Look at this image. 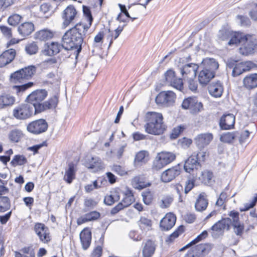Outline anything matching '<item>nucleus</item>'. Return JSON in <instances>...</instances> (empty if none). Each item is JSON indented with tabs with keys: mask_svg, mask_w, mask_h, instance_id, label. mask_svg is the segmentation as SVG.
<instances>
[{
	"mask_svg": "<svg viewBox=\"0 0 257 257\" xmlns=\"http://www.w3.org/2000/svg\"><path fill=\"white\" fill-rule=\"evenodd\" d=\"M87 27L83 23H78L74 27L67 31L62 37L63 46L65 50H75L77 55L81 52L82 44L85 37Z\"/></svg>",
	"mask_w": 257,
	"mask_h": 257,
	"instance_id": "f257e3e1",
	"label": "nucleus"
},
{
	"mask_svg": "<svg viewBox=\"0 0 257 257\" xmlns=\"http://www.w3.org/2000/svg\"><path fill=\"white\" fill-rule=\"evenodd\" d=\"M145 131L149 134L160 135L166 130V126L163 121V115L161 113L148 112L145 116Z\"/></svg>",
	"mask_w": 257,
	"mask_h": 257,
	"instance_id": "f03ea898",
	"label": "nucleus"
},
{
	"mask_svg": "<svg viewBox=\"0 0 257 257\" xmlns=\"http://www.w3.org/2000/svg\"><path fill=\"white\" fill-rule=\"evenodd\" d=\"M219 64L213 58L203 59L200 64L199 70L198 81L202 85H206L215 77L216 71Z\"/></svg>",
	"mask_w": 257,
	"mask_h": 257,
	"instance_id": "7ed1b4c3",
	"label": "nucleus"
},
{
	"mask_svg": "<svg viewBox=\"0 0 257 257\" xmlns=\"http://www.w3.org/2000/svg\"><path fill=\"white\" fill-rule=\"evenodd\" d=\"M35 104L30 103H21L13 110V115L19 120H25L35 114Z\"/></svg>",
	"mask_w": 257,
	"mask_h": 257,
	"instance_id": "20e7f679",
	"label": "nucleus"
},
{
	"mask_svg": "<svg viewBox=\"0 0 257 257\" xmlns=\"http://www.w3.org/2000/svg\"><path fill=\"white\" fill-rule=\"evenodd\" d=\"M206 152L203 151L194 152L185 161L184 168L186 172L191 174L200 166V162L205 160Z\"/></svg>",
	"mask_w": 257,
	"mask_h": 257,
	"instance_id": "39448f33",
	"label": "nucleus"
},
{
	"mask_svg": "<svg viewBox=\"0 0 257 257\" xmlns=\"http://www.w3.org/2000/svg\"><path fill=\"white\" fill-rule=\"evenodd\" d=\"M176 158L175 155L171 152H162L158 153L154 161L153 168L159 170L173 162Z\"/></svg>",
	"mask_w": 257,
	"mask_h": 257,
	"instance_id": "423d86ee",
	"label": "nucleus"
},
{
	"mask_svg": "<svg viewBox=\"0 0 257 257\" xmlns=\"http://www.w3.org/2000/svg\"><path fill=\"white\" fill-rule=\"evenodd\" d=\"M246 41L242 42L239 49L240 53L243 55H248L257 50V38L255 36L246 35Z\"/></svg>",
	"mask_w": 257,
	"mask_h": 257,
	"instance_id": "0eeeda50",
	"label": "nucleus"
},
{
	"mask_svg": "<svg viewBox=\"0 0 257 257\" xmlns=\"http://www.w3.org/2000/svg\"><path fill=\"white\" fill-rule=\"evenodd\" d=\"M176 97L175 93L172 91H163L157 95L155 100L158 104L169 107L174 104Z\"/></svg>",
	"mask_w": 257,
	"mask_h": 257,
	"instance_id": "6e6552de",
	"label": "nucleus"
},
{
	"mask_svg": "<svg viewBox=\"0 0 257 257\" xmlns=\"http://www.w3.org/2000/svg\"><path fill=\"white\" fill-rule=\"evenodd\" d=\"M48 124L44 119H39L30 122L27 126V131L34 135H40L47 131Z\"/></svg>",
	"mask_w": 257,
	"mask_h": 257,
	"instance_id": "1a4fd4ad",
	"label": "nucleus"
},
{
	"mask_svg": "<svg viewBox=\"0 0 257 257\" xmlns=\"http://www.w3.org/2000/svg\"><path fill=\"white\" fill-rule=\"evenodd\" d=\"M58 103V96L54 95L47 101L42 103H35V114L40 113L49 109H54Z\"/></svg>",
	"mask_w": 257,
	"mask_h": 257,
	"instance_id": "9d476101",
	"label": "nucleus"
},
{
	"mask_svg": "<svg viewBox=\"0 0 257 257\" xmlns=\"http://www.w3.org/2000/svg\"><path fill=\"white\" fill-rule=\"evenodd\" d=\"M182 107L185 109H189L192 113H197L203 108L201 102H198L195 97H188L185 99L182 103Z\"/></svg>",
	"mask_w": 257,
	"mask_h": 257,
	"instance_id": "9b49d317",
	"label": "nucleus"
},
{
	"mask_svg": "<svg viewBox=\"0 0 257 257\" xmlns=\"http://www.w3.org/2000/svg\"><path fill=\"white\" fill-rule=\"evenodd\" d=\"M165 77L167 84L180 91L183 88V83L182 79L177 78L175 76V71L173 70H168L165 74Z\"/></svg>",
	"mask_w": 257,
	"mask_h": 257,
	"instance_id": "f8f14e48",
	"label": "nucleus"
},
{
	"mask_svg": "<svg viewBox=\"0 0 257 257\" xmlns=\"http://www.w3.org/2000/svg\"><path fill=\"white\" fill-rule=\"evenodd\" d=\"M181 173L180 167L178 166H174L164 171L161 176V180L165 183H168L174 180L179 176Z\"/></svg>",
	"mask_w": 257,
	"mask_h": 257,
	"instance_id": "ddd939ff",
	"label": "nucleus"
},
{
	"mask_svg": "<svg viewBox=\"0 0 257 257\" xmlns=\"http://www.w3.org/2000/svg\"><path fill=\"white\" fill-rule=\"evenodd\" d=\"M77 13L75 8L72 5L68 6L64 10L62 16L63 20V25L64 27L68 26L72 23L76 17Z\"/></svg>",
	"mask_w": 257,
	"mask_h": 257,
	"instance_id": "4468645a",
	"label": "nucleus"
},
{
	"mask_svg": "<svg viewBox=\"0 0 257 257\" xmlns=\"http://www.w3.org/2000/svg\"><path fill=\"white\" fill-rule=\"evenodd\" d=\"M231 224V219L227 217L219 220L211 227V229L217 234H222L225 229L228 230L230 229Z\"/></svg>",
	"mask_w": 257,
	"mask_h": 257,
	"instance_id": "2eb2a0df",
	"label": "nucleus"
},
{
	"mask_svg": "<svg viewBox=\"0 0 257 257\" xmlns=\"http://www.w3.org/2000/svg\"><path fill=\"white\" fill-rule=\"evenodd\" d=\"M212 249L210 243H201L193 247L191 249L192 257H203L208 254Z\"/></svg>",
	"mask_w": 257,
	"mask_h": 257,
	"instance_id": "dca6fc26",
	"label": "nucleus"
},
{
	"mask_svg": "<svg viewBox=\"0 0 257 257\" xmlns=\"http://www.w3.org/2000/svg\"><path fill=\"white\" fill-rule=\"evenodd\" d=\"M199 67L195 63H188L180 68V72L184 79L194 78Z\"/></svg>",
	"mask_w": 257,
	"mask_h": 257,
	"instance_id": "f3484780",
	"label": "nucleus"
},
{
	"mask_svg": "<svg viewBox=\"0 0 257 257\" xmlns=\"http://www.w3.org/2000/svg\"><path fill=\"white\" fill-rule=\"evenodd\" d=\"M231 218V224L233 227L234 232L236 235L241 236L244 230L243 224L239 221V213L237 211H231L229 213Z\"/></svg>",
	"mask_w": 257,
	"mask_h": 257,
	"instance_id": "a211bd4d",
	"label": "nucleus"
},
{
	"mask_svg": "<svg viewBox=\"0 0 257 257\" xmlns=\"http://www.w3.org/2000/svg\"><path fill=\"white\" fill-rule=\"evenodd\" d=\"M213 139V136L211 133H202L197 135L194 139V142L197 147L202 149L208 146Z\"/></svg>",
	"mask_w": 257,
	"mask_h": 257,
	"instance_id": "6ab92c4d",
	"label": "nucleus"
},
{
	"mask_svg": "<svg viewBox=\"0 0 257 257\" xmlns=\"http://www.w3.org/2000/svg\"><path fill=\"white\" fill-rule=\"evenodd\" d=\"M34 230L42 242L46 243L50 240L48 228L44 224L36 223L34 226Z\"/></svg>",
	"mask_w": 257,
	"mask_h": 257,
	"instance_id": "aec40b11",
	"label": "nucleus"
},
{
	"mask_svg": "<svg viewBox=\"0 0 257 257\" xmlns=\"http://www.w3.org/2000/svg\"><path fill=\"white\" fill-rule=\"evenodd\" d=\"M254 65L255 64L251 61L237 63L232 70V76L233 77L238 76L244 72L249 71Z\"/></svg>",
	"mask_w": 257,
	"mask_h": 257,
	"instance_id": "412c9836",
	"label": "nucleus"
},
{
	"mask_svg": "<svg viewBox=\"0 0 257 257\" xmlns=\"http://www.w3.org/2000/svg\"><path fill=\"white\" fill-rule=\"evenodd\" d=\"M48 95V92L45 89H37L30 94L27 99L30 103H41Z\"/></svg>",
	"mask_w": 257,
	"mask_h": 257,
	"instance_id": "4be33fe9",
	"label": "nucleus"
},
{
	"mask_svg": "<svg viewBox=\"0 0 257 257\" xmlns=\"http://www.w3.org/2000/svg\"><path fill=\"white\" fill-rule=\"evenodd\" d=\"M176 221V216L172 213H168L161 220L160 227L162 230H169L174 226Z\"/></svg>",
	"mask_w": 257,
	"mask_h": 257,
	"instance_id": "5701e85b",
	"label": "nucleus"
},
{
	"mask_svg": "<svg viewBox=\"0 0 257 257\" xmlns=\"http://www.w3.org/2000/svg\"><path fill=\"white\" fill-rule=\"evenodd\" d=\"M235 119V116L233 114H224L220 119V128L225 130L232 128L234 125Z\"/></svg>",
	"mask_w": 257,
	"mask_h": 257,
	"instance_id": "b1692460",
	"label": "nucleus"
},
{
	"mask_svg": "<svg viewBox=\"0 0 257 257\" xmlns=\"http://www.w3.org/2000/svg\"><path fill=\"white\" fill-rule=\"evenodd\" d=\"M63 48V43L60 44L58 42L47 43L45 45L44 53L45 55L51 56L58 54Z\"/></svg>",
	"mask_w": 257,
	"mask_h": 257,
	"instance_id": "393cba45",
	"label": "nucleus"
},
{
	"mask_svg": "<svg viewBox=\"0 0 257 257\" xmlns=\"http://www.w3.org/2000/svg\"><path fill=\"white\" fill-rule=\"evenodd\" d=\"M15 49H10L4 52L0 55V68H2L10 63L16 56Z\"/></svg>",
	"mask_w": 257,
	"mask_h": 257,
	"instance_id": "a878e982",
	"label": "nucleus"
},
{
	"mask_svg": "<svg viewBox=\"0 0 257 257\" xmlns=\"http://www.w3.org/2000/svg\"><path fill=\"white\" fill-rule=\"evenodd\" d=\"M157 245L154 241L149 239L143 243L142 254L143 257H152L154 254Z\"/></svg>",
	"mask_w": 257,
	"mask_h": 257,
	"instance_id": "bb28decb",
	"label": "nucleus"
},
{
	"mask_svg": "<svg viewBox=\"0 0 257 257\" xmlns=\"http://www.w3.org/2000/svg\"><path fill=\"white\" fill-rule=\"evenodd\" d=\"M208 89L209 93L215 98L221 97L223 92V85L219 81L211 83L208 86Z\"/></svg>",
	"mask_w": 257,
	"mask_h": 257,
	"instance_id": "cd10ccee",
	"label": "nucleus"
},
{
	"mask_svg": "<svg viewBox=\"0 0 257 257\" xmlns=\"http://www.w3.org/2000/svg\"><path fill=\"white\" fill-rule=\"evenodd\" d=\"M15 101L16 98L13 95L7 93L2 94L0 95V109L12 106Z\"/></svg>",
	"mask_w": 257,
	"mask_h": 257,
	"instance_id": "c85d7f7f",
	"label": "nucleus"
},
{
	"mask_svg": "<svg viewBox=\"0 0 257 257\" xmlns=\"http://www.w3.org/2000/svg\"><path fill=\"white\" fill-rule=\"evenodd\" d=\"M80 238L82 248L86 250L89 247L91 241V232L88 228H84L80 233Z\"/></svg>",
	"mask_w": 257,
	"mask_h": 257,
	"instance_id": "c756f323",
	"label": "nucleus"
},
{
	"mask_svg": "<svg viewBox=\"0 0 257 257\" xmlns=\"http://www.w3.org/2000/svg\"><path fill=\"white\" fill-rule=\"evenodd\" d=\"M208 204L207 196L205 193H201L198 197L195 204V209L197 211L202 212L205 210Z\"/></svg>",
	"mask_w": 257,
	"mask_h": 257,
	"instance_id": "7c9ffc66",
	"label": "nucleus"
},
{
	"mask_svg": "<svg viewBox=\"0 0 257 257\" xmlns=\"http://www.w3.org/2000/svg\"><path fill=\"white\" fill-rule=\"evenodd\" d=\"M34 30V26L32 23L25 22L18 28L19 34L23 37H26L30 35Z\"/></svg>",
	"mask_w": 257,
	"mask_h": 257,
	"instance_id": "2f4dec72",
	"label": "nucleus"
},
{
	"mask_svg": "<svg viewBox=\"0 0 257 257\" xmlns=\"http://www.w3.org/2000/svg\"><path fill=\"white\" fill-rule=\"evenodd\" d=\"M86 166L92 169L94 172H98L104 168L101 159L98 157H92L91 160L86 163Z\"/></svg>",
	"mask_w": 257,
	"mask_h": 257,
	"instance_id": "473e14b6",
	"label": "nucleus"
},
{
	"mask_svg": "<svg viewBox=\"0 0 257 257\" xmlns=\"http://www.w3.org/2000/svg\"><path fill=\"white\" fill-rule=\"evenodd\" d=\"M76 172V166L73 163H70L68 164V169H66L63 179L68 184L72 183V181L75 178V173Z\"/></svg>",
	"mask_w": 257,
	"mask_h": 257,
	"instance_id": "72a5a7b5",
	"label": "nucleus"
},
{
	"mask_svg": "<svg viewBox=\"0 0 257 257\" xmlns=\"http://www.w3.org/2000/svg\"><path fill=\"white\" fill-rule=\"evenodd\" d=\"M244 86L248 89L257 87V74L253 73L246 76L243 80Z\"/></svg>",
	"mask_w": 257,
	"mask_h": 257,
	"instance_id": "f704fd0d",
	"label": "nucleus"
},
{
	"mask_svg": "<svg viewBox=\"0 0 257 257\" xmlns=\"http://www.w3.org/2000/svg\"><path fill=\"white\" fill-rule=\"evenodd\" d=\"M54 36V33L52 31L48 29L42 30L36 33L37 39L41 41H47Z\"/></svg>",
	"mask_w": 257,
	"mask_h": 257,
	"instance_id": "c9c22d12",
	"label": "nucleus"
},
{
	"mask_svg": "<svg viewBox=\"0 0 257 257\" xmlns=\"http://www.w3.org/2000/svg\"><path fill=\"white\" fill-rule=\"evenodd\" d=\"M199 179L205 185H211L214 182L212 173L208 170L203 171Z\"/></svg>",
	"mask_w": 257,
	"mask_h": 257,
	"instance_id": "e433bc0d",
	"label": "nucleus"
},
{
	"mask_svg": "<svg viewBox=\"0 0 257 257\" xmlns=\"http://www.w3.org/2000/svg\"><path fill=\"white\" fill-rule=\"evenodd\" d=\"M138 223L140 229L143 231H149L152 229V220L145 217H141Z\"/></svg>",
	"mask_w": 257,
	"mask_h": 257,
	"instance_id": "4c0bfd02",
	"label": "nucleus"
},
{
	"mask_svg": "<svg viewBox=\"0 0 257 257\" xmlns=\"http://www.w3.org/2000/svg\"><path fill=\"white\" fill-rule=\"evenodd\" d=\"M119 198L118 193L116 191H112L110 192V194L105 196L104 202L107 205H111L115 202L119 200Z\"/></svg>",
	"mask_w": 257,
	"mask_h": 257,
	"instance_id": "58836bf2",
	"label": "nucleus"
},
{
	"mask_svg": "<svg viewBox=\"0 0 257 257\" xmlns=\"http://www.w3.org/2000/svg\"><path fill=\"white\" fill-rule=\"evenodd\" d=\"M23 74V77L25 80L30 79L35 74L36 72V67L34 66H29L21 69Z\"/></svg>",
	"mask_w": 257,
	"mask_h": 257,
	"instance_id": "ea45409f",
	"label": "nucleus"
},
{
	"mask_svg": "<svg viewBox=\"0 0 257 257\" xmlns=\"http://www.w3.org/2000/svg\"><path fill=\"white\" fill-rule=\"evenodd\" d=\"M245 35H243L240 34H233L230 38V39L228 42L229 45H236L237 44H242L243 41H246V39L245 37Z\"/></svg>",
	"mask_w": 257,
	"mask_h": 257,
	"instance_id": "a19ab883",
	"label": "nucleus"
},
{
	"mask_svg": "<svg viewBox=\"0 0 257 257\" xmlns=\"http://www.w3.org/2000/svg\"><path fill=\"white\" fill-rule=\"evenodd\" d=\"M104 32L103 31L99 32L94 37L93 43V47L94 49H101L102 44L104 38Z\"/></svg>",
	"mask_w": 257,
	"mask_h": 257,
	"instance_id": "79ce46f5",
	"label": "nucleus"
},
{
	"mask_svg": "<svg viewBox=\"0 0 257 257\" xmlns=\"http://www.w3.org/2000/svg\"><path fill=\"white\" fill-rule=\"evenodd\" d=\"M135 201L134 195L131 190H128L125 194L124 197L120 202L124 208L129 206Z\"/></svg>",
	"mask_w": 257,
	"mask_h": 257,
	"instance_id": "37998d69",
	"label": "nucleus"
},
{
	"mask_svg": "<svg viewBox=\"0 0 257 257\" xmlns=\"http://www.w3.org/2000/svg\"><path fill=\"white\" fill-rule=\"evenodd\" d=\"M239 133L237 132H227L224 133L220 137L221 142L224 143H231L234 139L238 136Z\"/></svg>",
	"mask_w": 257,
	"mask_h": 257,
	"instance_id": "c03bdc74",
	"label": "nucleus"
},
{
	"mask_svg": "<svg viewBox=\"0 0 257 257\" xmlns=\"http://www.w3.org/2000/svg\"><path fill=\"white\" fill-rule=\"evenodd\" d=\"M11 208V201L9 197L0 196V212H4Z\"/></svg>",
	"mask_w": 257,
	"mask_h": 257,
	"instance_id": "a18cd8bd",
	"label": "nucleus"
},
{
	"mask_svg": "<svg viewBox=\"0 0 257 257\" xmlns=\"http://www.w3.org/2000/svg\"><path fill=\"white\" fill-rule=\"evenodd\" d=\"M23 134L20 130L14 129L11 131L9 137L10 140L13 142L17 143L23 137Z\"/></svg>",
	"mask_w": 257,
	"mask_h": 257,
	"instance_id": "49530a36",
	"label": "nucleus"
},
{
	"mask_svg": "<svg viewBox=\"0 0 257 257\" xmlns=\"http://www.w3.org/2000/svg\"><path fill=\"white\" fill-rule=\"evenodd\" d=\"M23 75L21 69L16 71L11 75V82L14 83H23L25 80Z\"/></svg>",
	"mask_w": 257,
	"mask_h": 257,
	"instance_id": "de8ad7c7",
	"label": "nucleus"
},
{
	"mask_svg": "<svg viewBox=\"0 0 257 257\" xmlns=\"http://www.w3.org/2000/svg\"><path fill=\"white\" fill-rule=\"evenodd\" d=\"M83 12L84 15L87 19V21L88 22V24H83V26H84L85 28L87 27V29L88 30L89 28L91 26L92 22L93 21V18H92V15L91 13V11L88 7L83 6Z\"/></svg>",
	"mask_w": 257,
	"mask_h": 257,
	"instance_id": "09e8293b",
	"label": "nucleus"
},
{
	"mask_svg": "<svg viewBox=\"0 0 257 257\" xmlns=\"http://www.w3.org/2000/svg\"><path fill=\"white\" fill-rule=\"evenodd\" d=\"M27 163L26 158L23 155H16L11 162L12 166L23 165Z\"/></svg>",
	"mask_w": 257,
	"mask_h": 257,
	"instance_id": "8fccbe9b",
	"label": "nucleus"
},
{
	"mask_svg": "<svg viewBox=\"0 0 257 257\" xmlns=\"http://www.w3.org/2000/svg\"><path fill=\"white\" fill-rule=\"evenodd\" d=\"M25 49L27 54L31 55L37 53L38 47L35 42H33L27 44Z\"/></svg>",
	"mask_w": 257,
	"mask_h": 257,
	"instance_id": "3c124183",
	"label": "nucleus"
},
{
	"mask_svg": "<svg viewBox=\"0 0 257 257\" xmlns=\"http://www.w3.org/2000/svg\"><path fill=\"white\" fill-rule=\"evenodd\" d=\"M22 17L18 14H13L8 19V23L10 25L16 26L21 21Z\"/></svg>",
	"mask_w": 257,
	"mask_h": 257,
	"instance_id": "603ef678",
	"label": "nucleus"
},
{
	"mask_svg": "<svg viewBox=\"0 0 257 257\" xmlns=\"http://www.w3.org/2000/svg\"><path fill=\"white\" fill-rule=\"evenodd\" d=\"M227 193L224 191L222 192L217 199L215 205L219 207L223 206V208L225 209V203L227 201Z\"/></svg>",
	"mask_w": 257,
	"mask_h": 257,
	"instance_id": "864d4df0",
	"label": "nucleus"
},
{
	"mask_svg": "<svg viewBox=\"0 0 257 257\" xmlns=\"http://www.w3.org/2000/svg\"><path fill=\"white\" fill-rule=\"evenodd\" d=\"M218 38L223 41L227 40L232 35V33L226 29H222L219 31Z\"/></svg>",
	"mask_w": 257,
	"mask_h": 257,
	"instance_id": "5fc2aeb1",
	"label": "nucleus"
},
{
	"mask_svg": "<svg viewBox=\"0 0 257 257\" xmlns=\"http://www.w3.org/2000/svg\"><path fill=\"white\" fill-rule=\"evenodd\" d=\"M183 232V226H180L178 228L173 232L171 234H170L167 239L166 240L167 242H172L176 238L178 237V236Z\"/></svg>",
	"mask_w": 257,
	"mask_h": 257,
	"instance_id": "6e6d98bb",
	"label": "nucleus"
},
{
	"mask_svg": "<svg viewBox=\"0 0 257 257\" xmlns=\"http://www.w3.org/2000/svg\"><path fill=\"white\" fill-rule=\"evenodd\" d=\"M33 85V82H28L21 85H15L13 86V89H15L17 93L23 92L29 88Z\"/></svg>",
	"mask_w": 257,
	"mask_h": 257,
	"instance_id": "4d7b16f0",
	"label": "nucleus"
},
{
	"mask_svg": "<svg viewBox=\"0 0 257 257\" xmlns=\"http://www.w3.org/2000/svg\"><path fill=\"white\" fill-rule=\"evenodd\" d=\"M173 197L170 195L164 197L162 200V203L160 205L161 207L162 208L168 207L173 202Z\"/></svg>",
	"mask_w": 257,
	"mask_h": 257,
	"instance_id": "13d9d810",
	"label": "nucleus"
},
{
	"mask_svg": "<svg viewBox=\"0 0 257 257\" xmlns=\"http://www.w3.org/2000/svg\"><path fill=\"white\" fill-rule=\"evenodd\" d=\"M185 128L184 125H180L176 127H174L172 131L171 134V137L173 139L177 138L179 135L184 130Z\"/></svg>",
	"mask_w": 257,
	"mask_h": 257,
	"instance_id": "bf43d9fd",
	"label": "nucleus"
},
{
	"mask_svg": "<svg viewBox=\"0 0 257 257\" xmlns=\"http://www.w3.org/2000/svg\"><path fill=\"white\" fill-rule=\"evenodd\" d=\"M14 3V0H0V12H3Z\"/></svg>",
	"mask_w": 257,
	"mask_h": 257,
	"instance_id": "052dcab7",
	"label": "nucleus"
},
{
	"mask_svg": "<svg viewBox=\"0 0 257 257\" xmlns=\"http://www.w3.org/2000/svg\"><path fill=\"white\" fill-rule=\"evenodd\" d=\"M143 201L146 205H149L151 203L153 197L150 191L144 192L142 193Z\"/></svg>",
	"mask_w": 257,
	"mask_h": 257,
	"instance_id": "680f3d73",
	"label": "nucleus"
},
{
	"mask_svg": "<svg viewBox=\"0 0 257 257\" xmlns=\"http://www.w3.org/2000/svg\"><path fill=\"white\" fill-rule=\"evenodd\" d=\"M86 217L87 218L88 221L95 220L99 218L100 216L99 212L96 211H93L89 213L85 214Z\"/></svg>",
	"mask_w": 257,
	"mask_h": 257,
	"instance_id": "e2e57ef3",
	"label": "nucleus"
},
{
	"mask_svg": "<svg viewBox=\"0 0 257 257\" xmlns=\"http://www.w3.org/2000/svg\"><path fill=\"white\" fill-rule=\"evenodd\" d=\"M0 30L3 34L7 38H10L12 37L11 28L6 26H0Z\"/></svg>",
	"mask_w": 257,
	"mask_h": 257,
	"instance_id": "0e129e2a",
	"label": "nucleus"
},
{
	"mask_svg": "<svg viewBox=\"0 0 257 257\" xmlns=\"http://www.w3.org/2000/svg\"><path fill=\"white\" fill-rule=\"evenodd\" d=\"M112 170L120 176H123L127 174V171L124 168L119 165H113Z\"/></svg>",
	"mask_w": 257,
	"mask_h": 257,
	"instance_id": "69168bd1",
	"label": "nucleus"
},
{
	"mask_svg": "<svg viewBox=\"0 0 257 257\" xmlns=\"http://www.w3.org/2000/svg\"><path fill=\"white\" fill-rule=\"evenodd\" d=\"M252 9L249 12V15L254 21H257V3H253L251 5Z\"/></svg>",
	"mask_w": 257,
	"mask_h": 257,
	"instance_id": "338daca9",
	"label": "nucleus"
},
{
	"mask_svg": "<svg viewBox=\"0 0 257 257\" xmlns=\"http://www.w3.org/2000/svg\"><path fill=\"white\" fill-rule=\"evenodd\" d=\"M102 254V246L98 245L93 250L90 257H101Z\"/></svg>",
	"mask_w": 257,
	"mask_h": 257,
	"instance_id": "774afa93",
	"label": "nucleus"
}]
</instances>
